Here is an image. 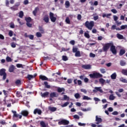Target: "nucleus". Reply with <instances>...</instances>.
Listing matches in <instances>:
<instances>
[{
	"label": "nucleus",
	"instance_id": "obj_42",
	"mask_svg": "<svg viewBox=\"0 0 127 127\" xmlns=\"http://www.w3.org/2000/svg\"><path fill=\"white\" fill-rule=\"evenodd\" d=\"M82 100H92V99L87 96H84L83 98H82Z\"/></svg>",
	"mask_w": 127,
	"mask_h": 127
},
{
	"label": "nucleus",
	"instance_id": "obj_35",
	"mask_svg": "<svg viewBox=\"0 0 127 127\" xmlns=\"http://www.w3.org/2000/svg\"><path fill=\"white\" fill-rule=\"evenodd\" d=\"M23 11H20L19 13V17H20V18H22V17H23Z\"/></svg>",
	"mask_w": 127,
	"mask_h": 127
},
{
	"label": "nucleus",
	"instance_id": "obj_11",
	"mask_svg": "<svg viewBox=\"0 0 127 127\" xmlns=\"http://www.w3.org/2000/svg\"><path fill=\"white\" fill-rule=\"evenodd\" d=\"M81 68H82L83 69H85L86 70H89V69H91V65H90V64H87V65L83 64L81 66Z\"/></svg>",
	"mask_w": 127,
	"mask_h": 127
},
{
	"label": "nucleus",
	"instance_id": "obj_24",
	"mask_svg": "<svg viewBox=\"0 0 127 127\" xmlns=\"http://www.w3.org/2000/svg\"><path fill=\"white\" fill-rule=\"evenodd\" d=\"M57 91L58 93H62V92H64L65 91V88H61V87H58Z\"/></svg>",
	"mask_w": 127,
	"mask_h": 127
},
{
	"label": "nucleus",
	"instance_id": "obj_14",
	"mask_svg": "<svg viewBox=\"0 0 127 127\" xmlns=\"http://www.w3.org/2000/svg\"><path fill=\"white\" fill-rule=\"evenodd\" d=\"M39 79H41L42 81H48V78L45 75H40L39 76Z\"/></svg>",
	"mask_w": 127,
	"mask_h": 127
},
{
	"label": "nucleus",
	"instance_id": "obj_4",
	"mask_svg": "<svg viewBox=\"0 0 127 127\" xmlns=\"http://www.w3.org/2000/svg\"><path fill=\"white\" fill-rule=\"evenodd\" d=\"M0 76H3L2 80L3 81L6 79V73L5 72V69L2 68L0 69Z\"/></svg>",
	"mask_w": 127,
	"mask_h": 127
},
{
	"label": "nucleus",
	"instance_id": "obj_5",
	"mask_svg": "<svg viewBox=\"0 0 127 127\" xmlns=\"http://www.w3.org/2000/svg\"><path fill=\"white\" fill-rule=\"evenodd\" d=\"M110 51H111V52H112L113 54H114V55H117V49H116V46L114 45L113 43L110 47Z\"/></svg>",
	"mask_w": 127,
	"mask_h": 127
},
{
	"label": "nucleus",
	"instance_id": "obj_46",
	"mask_svg": "<svg viewBox=\"0 0 127 127\" xmlns=\"http://www.w3.org/2000/svg\"><path fill=\"white\" fill-rule=\"evenodd\" d=\"M126 28H127V25H122L121 26V30H123L124 29H126Z\"/></svg>",
	"mask_w": 127,
	"mask_h": 127
},
{
	"label": "nucleus",
	"instance_id": "obj_47",
	"mask_svg": "<svg viewBox=\"0 0 127 127\" xmlns=\"http://www.w3.org/2000/svg\"><path fill=\"white\" fill-rule=\"evenodd\" d=\"M74 97L76 99H79V98H81V96H80V94L79 93H76L74 95Z\"/></svg>",
	"mask_w": 127,
	"mask_h": 127
},
{
	"label": "nucleus",
	"instance_id": "obj_29",
	"mask_svg": "<svg viewBox=\"0 0 127 127\" xmlns=\"http://www.w3.org/2000/svg\"><path fill=\"white\" fill-rule=\"evenodd\" d=\"M32 19H31L30 17H25V20L26 21L27 23H29L31 21Z\"/></svg>",
	"mask_w": 127,
	"mask_h": 127
},
{
	"label": "nucleus",
	"instance_id": "obj_54",
	"mask_svg": "<svg viewBox=\"0 0 127 127\" xmlns=\"http://www.w3.org/2000/svg\"><path fill=\"white\" fill-rule=\"evenodd\" d=\"M8 35L10 36V37H11L12 35H13V32L12 31H9L8 33Z\"/></svg>",
	"mask_w": 127,
	"mask_h": 127
},
{
	"label": "nucleus",
	"instance_id": "obj_48",
	"mask_svg": "<svg viewBox=\"0 0 127 127\" xmlns=\"http://www.w3.org/2000/svg\"><path fill=\"white\" fill-rule=\"evenodd\" d=\"M77 52H78V48L73 47L72 48V52H73V53H75Z\"/></svg>",
	"mask_w": 127,
	"mask_h": 127
},
{
	"label": "nucleus",
	"instance_id": "obj_50",
	"mask_svg": "<svg viewBox=\"0 0 127 127\" xmlns=\"http://www.w3.org/2000/svg\"><path fill=\"white\" fill-rule=\"evenodd\" d=\"M65 22L67 24H70V19L69 18V17H66V19H65Z\"/></svg>",
	"mask_w": 127,
	"mask_h": 127
},
{
	"label": "nucleus",
	"instance_id": "obj_32",
	"mask_svg": "<svg viewBox=\"0 0 127 127\" xmlns=\"http://www.w3.org/2000/svg\"><path fill=\"white\" fill-rule=\"evenodd\" d=\"M120 82H122V83H127V79L124 78V77H121L120 78Z\"/></svg>",
	"mask_w": 127,
	"mask_h": 127
},
{
	"label": "nucleus",
	"instance_id": "obj_52",
	"mask_svg": "<svg viewBox=\"0 0 127 127\" xmlns=\"http://www.w3.org/2000/svg\"><path fill=\"white\" fill-rule=\"evenodd\" d=\"M11 47L12 48H15V47H16V45L15 44V43H14V42H12L11 43Z\"/></svg>",
	"mask_w": 127,
	"mask_h": 127
},
{
	"label": "nucleus",
	"instance_id": "obj_39",
	"mask_svg": "<svg viewBox=\"0 0 127 127\" xmlns=\"http://www.w3.org/2000/svg\"><path fill=\"white\" fill-rule=\"evenodd\" d=\"M10 9H11V10L14 11L17 10V9H18V7L14 6V5L12 7H10Z\"/></svg>",
	"mask_w": 127,
	"mask_h": 127
},
{
	"label": "nucleus",
	"instance_id": "obj_10",
	"mask_svg": "<svg viewBox=\"0 0 127 127\" xmlns=\"http://www.w3.org/2000/svg\"><path fill=\"white\" fill-rule=\"evenodd\" d=\"M12 113H13V118H19V119H21V118H22V116L19 115L18 114H16V111H12Z\"/></svg>",
	"mask_w": 127,
	"mask_h": 127
},
{
	"label": "nucleus",
	"instance_id": "obj_49",
	"mask_svg": "<svg viewBox=\"0 0 127 127\" xmlns=\"http://www.w3.org/2000/svg\"><path fill=\"white\" fill-rule=\"evenodd\" d=\"M3 93L4 96H6V97H7V95L8 94V91L3 90Z\"/></svg>",
	"mask_w": 127,
	"mask_h": 127
},
{
	"label": "nucleus",
	"instance_id": "obj_51",
	"mask_svg": "<svg viewBox=\"0 0 127 127\" xmlns=\"http://www.w3.org/2000/svg\"><path fill=\"white\" fill-rule=\"evenodd\" d=\"M64 101H66V100L69 101V97H67V95H64Z\"/></svg>",
	"mask_w": 127,
	"mask_h": 127
},
{
	"label": "nucleus",
	"instance_id": "obj_28",
	"mask_svg": "<svg viewBox=\"0 0 127 127\" xmlns=\"http://www.w3.org/2000/svg\"><path fill=\"white\" fill-rule=\"evenodd\" d=\"M75 57H81V53L80 51H77V52H75Z\"/></svg>",
	"mask_w": 127,
	"mask_h": 127
},
{
	"label": "nucleus",
	"instance_id": "obj_40",
	"mask_svg": "<svg viewBox=\"0 0 127 127\" xmlns=\"http://www.w3.org/2000/svg\"><path fill=\"white\" fill-rule=\"evenodd\" d=\"M45 86L47 89H50V85H48V82L47 81L44 82Z\"/></svg>",
	"mask_w": 127,
	"mask_h": 127
},
{
	"label": "nucleus",
	"instance_id": "obj_45",
	"mask_svg": "<svg viewBox=\"0 0 127 127\" xmlns=\"http://www.w3.org/2000/svg\"><path fill=\"white\" fill-rule=\"evenodd\" d=\"M62 59L63 61H67V60H68V58H67V56H63Z\"/></svg>",
	"mask_w": 127,
	"mask_h": 127
},
{
	"label": "nucleus",
	"instance_id": "obj_62",
	"mask_svg": "<svg viewBox=\"0 0 127 127\" xmlns=\"http://www.w3.org/2000/svg\"><path fill=\"white\" fill-rule=\"evenodd\" d=\"M84 82L85 83H88L89 82V78H87V77H85L84 78Z\"/></svg>",
	"mask_w": 127,
	"mask_h": 127
},
{
	"label": "nucleus",
	"instance_id": "obj_22",
	"mask_svg": "<svg viewBox=\"0 0 127 127\" xmlns=\"http://www.w3.org/2000/svg\"><path fill=\"white\" fill-rule=\"evenodd\" d=\"M14 71V65H11L9 67V72L10 73H12Z\"/></svg>",
	"mask_w": 127,
	"mask_h": 127
},
{
	"label": "nucleus",
	"instance_id": "obj_63",
	"mask_svg": "<svg viewBox=\"0 0 127 127\" xmlns=\"http://www.w3.org/2000/svg\"><path fill=\"white\" fill-rule=\"evenodd\" d=\"M100 72H101V73H102V74H105V73H106V70L105 69L102 68L100 69Z\"/></svg>",
	"mask_w": 127,
	"mask_h": 127
},
{
	"label": "nucleus",
	"instance_id": "obj_38",
	"mask_svg": "<svg viewBox=\"0 0 127 127\" xmlns=\"http://www.w3.org/2000/svg\"><path fill=\"white\" fill-rule=\"evenodd\" d=\"M40 125L41 127H46V124H45V122L44 121H41Z\"/></svg>",
	"mask_w": 127,
	"mask_h": 127
},
{
	"label": "nucleus",
	"instance_id": "obj_53",
	"mask_svg": "<svg viewBox=\"0 0 127 127\" xmlns=\"http://www.w3.org/2000/svg\"><path fill=\"white\" fill-rule=\"evenodd\" d=\"M84 36L86 37V38H90V35L88 33H84Z\"/></svg>",
	"mask_w": 127,
	"mask_h": 127
},
{
	"label": "nucleus",
	"instance_id": "obj_34",
	"mask_svg": "<svg viewBox=\"0 0 127 127\" xmlns=\"http://www.w3.org/2000/svg\"><path fill=\"white\" fill-rule=\"evenodd\" d=\"M122 74H123V75H125V76H127V69H122Z\"/></svg>",
	"mask_w": 127,
	"mask_h": 127
},
{
	"label": "nucleus",
	"instance_id": "obj_7",
	"mask_svg": "<svg viewBox=\"0 0 127 127\" xmlns=\"http://www.w3.org/2000/svg\"><path fill=\"white\" fill-rule=\"evenodd\" d=\"M59 125H64V126L69 125V121L66 120H62L59 122Z\"/></svg>",
	"mask_w": 127,
	"mask_h": 127
},
{
	"label": "nucleus",
	"instance_id": "obj_16",
	"mask_svg": "<svg viewBox=\"0 0 127 127\" xmlns=\"http://www.w3.org/2000/svg\"><path fill=\"white\" fill-rule=\"evenodd\" d=\"M49 95V93L48 92H46L45 93H41V96L42 97V98H47L48 97V95Z\"/></svg>",
	"mask_w": 127,
	"mask_h": 127
},
{
	"label": "nucleus",
	"instance_id": "obj_61",
	"mask_svg": "<svg viewBox=\"0 0 127 127\" xmlns=\"http://www.w3.org/2000/svg\"><path fill=\"white\" fill-rule=\"evenodd\" d=\"M112 12H113L114 13H118V11L116 9H111Z\"/></svg>",
	"mask_w": 127,
	"mask_h": 127
},
{
	"label": "nucleus",
	"instance_id": "obj_41",
	"mask_svg": "<svg viewBox=\"0 0 127 127\" xmlns=\"http://www.w3.org/2000/svg\"><path fill=\"white\" fill-rule=\"evenodd\" d=\"M68 105H69V102H65L64 104L61 105V107H62V108H64V107H67Z\"/></svg>",
	"mask_w": 127,
	"mask_h": 127
},
{
	"label": "nucleus",
	"instance_id": "obj_21",
	"mask_svg": "<svg viewBox=\"0 0 127 127\" xmlns=\"http://www.w3.org/2000/svg\"><path fill=\"white\" fill-rule=\"evenodd\" d=\"M111 78L112 80H116L117 79V73L114 72L111 75Z\"/></svg>",
	"mask_w": 127,
	"mask_h": 127
},
{
	"label": "nucleus",
	"instance_id": "obj_59",
	"mask_svg": "<svg viewBox=\"0 0 127 127\" xmlns=\"http://www.w3.org/2000/svg\"><path fill=\"white\" fill-rule=\"evenodd\" d=\"M93 100L95 101V102H100V101H101V100H100V99L97 98V97H94L93 98Z\"/></svg>",
	"mask_w": 127,
	"mask_h": 127
},
{
	"label": "nucleus",
	"instance_id": "obj_13",
	"mask_svg": "<svg viewBox=\"0 0 127 127\" xmlns=\"http://www.w3.org/2000/svg\"><path fill=\"white\" fill-rule=\"evenodd\" d=\"M39 31H40L39 32L42 33V34H44V33H45V30L42 26H39Z\"/></svg>",
	"mask_w": 127,
	"mask_h": 127
},
{
	"label": "nucleus",
	"instance_id": "obj_3",
	"mask_svg": "<svg viewBox=\"0 0 127 127\" xmlns=\"http://www.w3.org/2000/svg\"><path fill=\"white\" fill-rule=\"evenodd\" d=\"M111 45H112V43H108L105 44L102 48L104 52H108V51L110 49V47H111Z\"/></svg>",
	"mask_w": 127,
	"mask_h": 127
},
{
	"label": "nucleus",
	"instance_id": "obj_43",
	"mask_svg": "<svg viewBox=\"0 0 127 127\" xmlns=\"http://www.w3.org/2000/svg\"><path fill=\"white\" fill-rule=\"evenodd\" d=\"M6 61L7 62H11V61H12V60H11V58H10V57H7L6 58Z\"/></svg>",
	"mask_w": 127,
	"mask_h": 127
},
{
	"label": "nucleus",
	"instance_id": "obj_37",
	"mask_svg": "<svg viewBox=\"0 0 127 127\" xmlns=\"http://www.w3.org/2000/svg\"><path fill=\"white\" fill-rule=\"evenodd\" d=\"M16 94L17 98H20L21 97V92L20 91H17Z\"/></svg>",
	"mask_w": 127,
	"mask_h": 127
},
{
	"label": "nucleus",
	"instance_id": "obj_30",
	"mask_svg": "<svg viewBox=\"0 0 127 127\" xmlns=\"http://www.w3.org/2000/svg\"><path fill=\"white\" fill-rule=\"evenodd\" d=\"M65 8H68L70 7V2L69 1H66L65 2Z\"/></svg>",
	"mask_w": 127,
	"mask_h": 127
},
{
	"label": "nucleus",
	"instance_id": "obj_33",
	"mask_svg": "<svg viewBox=\"0 0 127 127\" xmlns=\"http://www.w3.org/2000/svg\"><path fill=\"white\" fill-rule=\"evenodd\" d=\"M15 84H16L17 86H18V85H21V81L19 79H17L16 80Z\"/></svg>",
	"mask_w": 127,
	"mask_h": 127
},
{
	"label": "nucleus",
	"instance_id": "obj_31",
	"mask_svg": "<svg viewBox=\"0 0 127 127\" xmlns=\"http://www.w3.org/2000/svg\"><path fill=\"white\" fill-rule=\"evenodd\" d=\"M49 110L51 111V112H56L57 110V108L56 107H49Z\"/></svg>",
	"mask_w": 127,
	"mask_h": 127
},
{
	"label": "nucleus",
	"instance_id": "obj_15",
	"mask_svg": "<svg viewBox=\"0 0 127 127\" xmlns=\"http://www.w3.org/2000/svg\"><path fill=\"white\" fill-rule=\"evenodd\" d=\"M43 20L46 22V23H48V22H49V16H48V15L44 16Z\"/></svg>",
	"mask_w": 127,
	"mask_h": 127
},
{
	"label": "nucleus",
	"instance_id": "obj_60",
	"mask_svg": "<svg viewBox=\"0 0 127 127\" xmlns=\"http://www.w3.org/2000/svg\"><path fill=\"white\" fill-rule=\"evenodd\" d=\"M74 119H76L77 120H79L80 119V117L78 116L77 115H75L73 116Z\"/></svg>",
	"mask_w": 127,
	"mask_h": 127
},
{
	"label": "nucleus",
	"instance_id": "obj_12",
	"mask_svg": "<svg viewBox=\"0 0 127 127\" xmlns=\"http://www.w3.org/2000/svg\"><path fill=\"white\" fill-rule=\"evenodd\" d=\"M50 98H57L58 97V94L56 92H52L50 94Z\"/></svg>",
	"mask_w": 127,
	"mask_h": 127
},
{
	"label": "nucleus",
	"instance_id": "obj_64",
	"mask_svg": "<svg viewBox=\"0 0 127 127\" xmlns=\"http://www.w3.org/2000/svg\"><path fill=\"white\" fill-rule=\"evenodd\" d=\"M70 44H71V45H75V41L71 40L69 42Z\"/></svg>",
	"mask_w": 127,
	"mask_h": 127
},
{
	"label": "nucleus",
	"instance_id": "obj_26",
	"mask_svg": "<svg viewBox=\"0 0 127 127\" xmlns=\"http://www.w3.org/2000/svg\"><path fill=\"white\" fill-rule=\"evenodd\" d=\"M99 83H100V84H101L102 85H104V84H105V83H106V80L105 79H104L103 78H100L99 79Z\"/></svg>",
	"mask_w": 127,
	"mask_h": 127
},
{
	"label": "nucleus",
	"instance_id": "obj_58",
	"mask_svg": "<svg viewBox=\"0 0 127 127\" xmlns=\"http://www.w3.org/2000/svg\"><path fill=\"white\" fill-rule=\"evenodd\" d=\"M17 68H22V64H16Z\"/></svg>",
	"mask_w": 127,
	"mask_h": 127
},
{
	"label": "nucleus",
	"instance_id": "obj_44",
	"mask_svg": "<svg viewBox=\"0 0 127 127\" xmlns=\"http://www.w3.org/2000/svg\"><path fill=\"white\" fill-rule=\"evenodd\" d=\"M126 63L124 61H120V65L121 66H126Z\"/></svg>",
	"mask_w": 127,
	"mask_h": 127
},
{
	"label": "nucleus",
	"instance_id": "obj_57",
	"mask_svg": "<svg viewBox=\"0 0 127 127\" xmlns=\"http://www.w3.org/2000/svg\"><path fill=\"white\" fill-rule=\"evenodd\" d=\"M27 78L28 79V80H30L32 79V75L28 74Z\"/></svg>",
	"mask_w": 127,
	"mask_h": 127
},
{
	"label": "nucleus",
	"instance_id": "obj_23",
	"mask_svg": "<svg viewBox=\"0 0 127 127\" xmlns=\"http://www.w3.org/2000/svg\"><path fill=\"white\" fill-rule=\"evenodd\" d=\"M126 53V50L121 49L119 53L120 56H123Z\"/></svg>",
	"mask_w": 127,
	"mask_h": 127
},
{
	"label": "nucleus",
	"instance_id": "obj_17",
	"mask_svg": "<svg viewBox=\"0 0 127 127\" xmlns=\"http://www.w3.org/2000/svg\"><path fill=\"white\" fill-rule=\"evenodd\" d=\"M21 114L24 117H27L28 116V111L26 110H23L21 112Z\"/></svg>",
	"mask_w": 127,
	"mask_h": 127
},
{
	"label": "nucleus",
	"instance_id": "obj_19",
	"mask_svg": "<svg viewBox=\"0 0 127 127\" xmlns=\"http://www.w3.org/2000/svg\"><path fill=\"white\" fill-rule=\"evenodd\" d=\"M111 15H112L111 13H109V14L103 13L102 14V17H107V18H111V17L110 16H111Z\"/></svg>",
	"mask_w": 127,
	"mask_h": 127
},
{
	"label": "nucleus",
	"instance_id": "obj_9",
	"mask_svg": "<svg viewBox=\"0 0 127 127\" xmlns=\"http://www.w3.org/2000/svg\"><path fill=\"white\" fill-rule=\"evenodd\" d=\"M95 121L96 122V125H100L102 122H103V120H102V118H99L98 116H96Z\"/></svg>",
	"mask_w": 127,
	"mask_h": 127
},
{
	"label": "nucleus",
	"instance_id": "obj_56",
	"mask_svg": "<svg viewBox=\"0 0 127 127\" xmlns=\"http://www.w3.org/2000/svg\"><path fill=\"white\" fill-rule=\"evenodd\" d=\"M17 20L20 25H23L24 24V23H22L20 21V19L18 18Z\"/></svg>",
	"mask_w": 127,
	"mask_h": 127
},
{
	"label": "nucleus",
	"instance_id": "obj_8",
	"mask_svg": "<svg viewBox=\"0 0 127 127\" xmlns=\"http://www.w3.org/2000/svg\"><path fill=\"white\" fill-rule=\"evenodd\" d=\"M94 93H97V92H100V93H103V90H102V87H95L94 89L93 90Z\"/></svg>",
	"mask_w": 127,
	"mask_h": 127
},
{
	"label": "nucleus",
	"instance_id": "obj_27",
	"mask_svg": "<svg viewBox=\"0 0 127 127\" xmlns=\"http://www.w3.org/2000/svg\"><path fill=\"white\" fill-rule=\"evenodd\" d=\"M36 36H37V37L38 38H39L40 37H42V33H41L40 32H37L36 33Z\"/></svg>",
	"mask_w": 127,
	"mask_h": 127
},
{
	"label": "nucleus",
	"instance_id": "obj_2",
	"mask_svg": "<svg viewBox=\"0 0 127 127\" xmlns=\"http://www.w3.org/2000/svg\"><path fill=\"white\" fill-rule=\"evenodd\" d=\"M89 77L92 79H98V78H102L103 75L99 72H94L93 73L90 74Z\"/></svg>",
	"mask_w": 127,
	"mask_h": 127
},
{
	"label": "nucleus",
	"instance_id": "obj_25",
	"mask_svg": "<svg viewBox=\"0 0 127 127\" xmlns=\"http://www.w3.org/2000/svg\"><path fill=\"white\" fill-rule=\"evenodd\" d=\"M117 37L118 39H124V36L123 35H121V34H117Z\"/></svg>",
	"mask_w": 127,
	"mask_h": 127
},
{
	"label": "nucleus",
	"instance_id": "obj_36",
	"mask_svg": "<svg viewBox=\"0 0 127 127\" xmlns=\"http://www.w3.org/2000/svg\"><path fill=\"white\" fill-rule=\"evenodd\" d=\"M115 97L113 94H111L109 96V100H110V101H114L115 100Z\"/></svg>",
	"mask_w": 127,
	"mask_h": 127
},
{
	"label": "nucleus",
	"instance_id": "obj_20",
	"mask_svg": "<svg viewBox=\"0 0 127 127\" xmlns=\"http://www.w3.org/2000/svg\"><path fill=\"white\" fill-rule=\"evenodd\" d=\"M38 10H39V8L38 7H36L34 11H33V14L35 16H36V13L38 12Z\"/></svg>",
	"mask_w": 127,
	"mask_h": 127
},
{
	"label": "nucleus",
	"instance_id": "obj_1",
	"mask_svg": "<svg viewBox=\"0 0 127 127\" xmlns=\"http://www.w3.org/2000/svg\"><path fill=\"white\" fill-rule=\"evenodd\" d=\"M94 26L95 22L93 21H90V22L86 21L84 23V26H85V27H86V28L88 29L89 30H92Z\"/></svg>",
	"mask_w": 127,
	"mask_h": 127
},
{
	"label": "nucleus",
	"instance_id": "obj_18",
	"mask_svg": "<svg viewBox=\"0 0 127 127\" xmlns=\"http://www.w3.org/2000/svg\"><path fill=\"white\" fill-rule=\"evenodd\" d=\"M42 113V111L40 109H35L34 111V114L36 115V114H38V115H41Z\"/></svg>",
	"mask_w": 127,
	"mask_h": 127
},
{
	"label": "nucleus",
	"instance_id": "obj_55",
	"mask_svg": "<svg viewBox=\"0 0 127 127\" xmlns=\"http://www.w3.org/2000/svg\"><path fill=\"white\" fill-rule=\"evenodd\" d=\"M90 57H92V58H95L96 57V55L93 54V53H90Z\"/></svg>",
	"mask_w": 127,
	"mask_h": 127
},
{
	"label": "nucleus",
	"instance_id": "obj_6",
	"mask_svg": "<svg viewBox=\"0 0 127 127\" xmlns=\"http://www.w3.org/2000/svg\"><path fill=\"white\" fill-rule=\"evenodd\" d=\"M50 18L52 22H55V21H56V17L54 16V13H53V12H50Z\"/></svg>",
	"mask_w": 127,
	"mask_h": 127
}]
</instances>
